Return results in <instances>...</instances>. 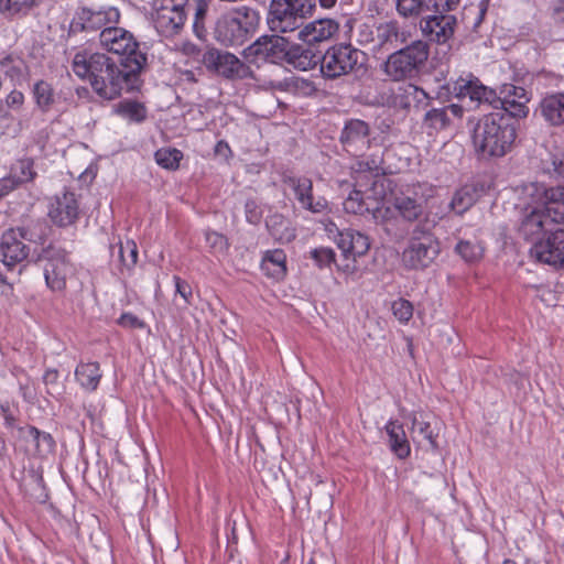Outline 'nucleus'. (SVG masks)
<instances>
[{
	"instance_id": "obj_64",
	"label": "nucleus",
	"mask_w": 564,
	"mask_h": 564,
	"mask_svg": "<svg viewBox=\"0 0 564 564\" xmlns=\"http://www.w3.org/2000/svg\"><path fill=\"white\" fill-rule=\"evenodd\" d=\"M15 189V183L8 176L0 178V198L9 195Z\"/></svg>"
},
{
	"instance_id": "obj_29",
	"label": "nucleus",
	"mask_w": 564,
	"mask_h": 564,
	"mask_svg": "<svg viewBox=\"0 0 564 564\" xmlns=\"http://www.w3.org/2000/svg\"><path fill=\"white\" fill-rule=\"evenodd\" d=\"M260 268L273 280H282L286 274V254L282 249L268 250L263 253Z\"/></svg>"
},
{
	"instance_id": "obj_61",
	"label": "nucleus",
	"mask_w": 564,
	"mask_h": 564,
	"mask_svg": "<svg viewBox=\"0 0 564 564\" xmlns=\"http://www.w3.org/2000/svg\"><path fill=\"white\" fill-rule=\"evenodd\" d=\"M29 434L32 436L34 442L36 443V446L40 445V443H45L48 447H52L54 444L53 437L51 434L41 432L39 429L31 426L29 429Z\"/></svg>"
},
{
	"instance_id": "obj_20",
	"label": "nucleus",
	"mask_w": 564,
	"mask_h": 564,
	"mask_svg": "<svg viewBox=\"0 0 564 564\" xmlns=\"http://www.w3.org/2000/svg\"><path fill=\"white\" fill-rule=\"evenodd\" d=\"M293 191V194L299 202L301 208L308 210L313 214H323L329 209L326 198L313 196V182L305 176H291L284 181Z\"/></svg>"
},
{
	"instance_id": "obj_15",
	"label": "nucleus",
	"mask_w": 564,
	"mask_h": 564,
	"mask_svg": "<svg viewBox=\"0 0 564 564\" xmlns=\"http://www.w3.org/2000/svg\"><path fill=\"white\" fill-rule=\"evenodd\" d=\"M120 20V11L112 6L80 7L75 15V24L82 31H102L105 28L116 25Z\"/></svg>"
},
{
	"instance_id": "obj_27",
	"label": "nucleus",
	"mask_w": 564,
	"mask_h": 564,
	"mask_svg": "<svg viewBox=\"0 0 564 564\" xmlns=\"http://www.w3.org/2000/svg\"><path fill=\"white\" fill-rule=\"evenodd\" d=\"M215 35L217 41L224 45H242L247 41V37L229 13L223 15L217 21Z\"/></svg>"
},
{
	"instance_id": "obj_19",
	"label": "nucleus",
	"mask_w": 564,
	"mask_h": 564,
	"mask_svg": "<svg viewBox=\"0 0 564 564\" xmlns=\"http://www.w3.org/2000/svg\"><path fill=\"white\" fill-rule=\"evenodd\" d=\"M454 90L459 98H469L476 106L487 104L498 108V95L496 90L482 85V83L471 74L467 77H459L454 85Z\"/></svg>"
},
{
	"instance_id": "obj_5",
	"label": "nucleus",
	"mask_w": 564,
	"mask_h": 564,
	"mask_svg": "<svg viewBox=\"0 0 564 564\" xmlns=\"http://www.w3.org/2000/svg\"><path fill=\"white\" fill-rule=\"evenodd\" d=\"M189 0H150L149 21L159 36L172 40L178 36L188 19Z\"/></svg>"
},
{
	"instance_id": "obj_23",
	"label": "nucleus",
	"mask_w": 564,
	"mask_h": 564,
	"mask_svg": "<svg viewBox=\"0 0 564 564\" xmlns=\"http://www.w3.org/2000/svg\"><path fill=\"white\" fill-rule=\"evenodd\" d=\"M339 31V24L336 20L325 18L312 21L303 26L297 32V39L307 43L314 44L325 42Z\"/></svg>"
},
{
	"instance_id": "obj_34",
	"label": "nucleus",
	"mask_w": 564,
	"mask_h": 564,
	"mask_svg": "<svg viewBox=\"0 0 564 564\" xmlns=\"http://www.w3.org/2000/svg\"><path fill=\"white\" fill-rule=\"evenodd\" d=\"M288 62L301 70L313 69L317 64L321 65V57L311 48L294 46L288 51Z\"/></svg>"
},
{
	"instance_id": "obj_2",
	"label": "nucleus",
	"mask_w": 564,
	"mask_h": 564,
	"mask_svg": "<svg viewBox=\"0 0 564 564\" xmlns=\"http://www.w3.org/2000/svg\"><path fill=\"white\" fill-rule=\"evenodd\" d=\"M517 129L500 112L485 115L478 120L473 132V144L481 159L502 158L511 151Z\"/></svg>"
},
{
	"instance_id": "obj_49",
	"label": "nucleus",
	"mask_w": 564,
	"mask_h": 564,
	"mask_svg": "<svg viewBox=\"0 0 564 564\" xmlns=\"http://www.w3.org/2000/svg\"><path fill=\"white\" fill-rule=\"evenodd\" d=\"M456 252L467 262H476L482 257V247L479 243L468 240H460L456 247Z\"/></svg>"
},
{
	"instance_id": "obj_47",
	"label": "nucleus",
	"mask_w": 564,
	"mask_h": 564,
	"mask_svg": "<svg viewBox=\"0 0 564 564\" xmlns=\"http://www.w3.org/2000/svg\"><path fill=\"white\" fill-rule=\"evenodd\" d=\"M498 107H501L506 110L511 117L514 118H525L529 113L528 102L521 99H508L503 97H499Z\"/></svg>"
},
{
	"instance_id": "obj_43",
	"label": "nucleus",
	"mask_w": 564,
	"mask_h": 564,
	"mask_svg": "<svg viewBox=\"0 0 564 564\" xmlns=\"http://www.w3.org/2000/svg\"><path fill=\"white\" fill-rule=\"evenodd\" d=\"M117 112L121 117L133 122H142L147 117L145 107L142 104L132 100L121 101L117 107Z\"/></svg>"
},
{
	"instance_id": "obj_22",
	"label": "nucleus",
	"mask_w": 564,
	"mask_h": 564,
	"mask_svg": "<svg viewBox=\"0 0 564 564\" xmlns=\"http://www.w3.org/2000/svg\"><path fill=\"white\" fill-rule=\"evenodd\" d=\"M339 141L347 152L357 153L370 147V127L361 119L345 122Z\"/></svg>"
},
{
	"instance_id": "obj_46",
	"label": "nucleus",
	"mask_w": 564,
	"mask_h": 564,
	"mask_svg": "<svg viewBox=\"0 0 564 564\" xmlns=\"http://www.w3.org/2000/svg\"><path fill=\"white\" fill-rule=\"evenodd\" d=\"M344 210L348 214L364 215L369 212V208L364 200V195L360 191L354 189L349 193L343 203Z\"/></svg>"
},
{
	"instance_id": "obj_14",
	"label": "nucleus",
	"mask_w": 564,
	"mask_h": 564,
	"mask_svg": "<svg viewBox=\"0 0 564 564\" xmlns=\"http://www.w3.org/2000/svg\"><path fill=\"white\" fill-rule=\"evenodd\" d=\"M530 254L536 261L564 269V228L555 227L546 237L539 239L530 249Z\"/></svg>"
},
{
	"instance_id": "obj_11",
	"label": "nucleus",
	"mask_w": 564,
	"mask_h": 564,
	"mask_svg": "<svg viewBox=\"0 0 564 564\" xmlns=\"http://www.w3.org/2000/svg\"><path fill=\"white\" fill-rule=\"evenodd\" d=\"M564 226L562 207L544 204L533 208L521 221L520 232L528 240H534L541 235L545 237L555 227Z\"/></svg>"
},
{
	"instance_id": "obj_40",
	"label": "nucleus",
	"mask_w": 564,
	"mask_h": 564,
	"mask_svg": "<svg viewBox=\"0 0 564 564\" xmlns=\"http://www.w3.org/2000/svg\"><path fill=\"white\" fill-rule=\"evenodd\" d=\"M408 417L411 421L412 433H417L425 441H427L433 451L438 449L437 434L433 432L431 423L427 421L420 420L416 412L410 413Z\"/></svg>"
},
{
	"instance_id": "obj_41",
	"label": "nucleus",
	"mask_w": 564,
	"mask_h": 564,
	"mask_svg": "<svg viewBox=\"0 0 564 564\" xmlns=\"http://www.w3.org/2000/svg\"><path fill=\"white\" fill-rule=\"evenodd\" d=\"M154 159L158 165L165 170L175 171L180 166L183 153L175 148H161L155 151Z\"/></svg>"
},
{
	"instance_id": "obj_38",
	"label": "nucleus",
	"mask_w": 564,
	"mask_h": 564,
	"mask_svg": "<svg viewBox=\"0 0 564 564\" xmlns=\"http://www.w3.org/2000/svg\"><path fill=\"white\" fill-rule=\"evenodd\" d=\"M15 183V188L20 185L32 182L36 172L34 171V162L31 159H23L17 162L11 169V173L7 175Z\"/></svg>"
},
{
	"instance_id": "obj_48",
	"label": "nucleus",
	"mask_w": 564,
	"mask_h": 564,
	"mask_svg": "<svg viewBox=\"0 0 564 564\" xmlns=\"http://www.w3.org/2000/svg\"><path fill=\"white\" fill-rule=\"evenodd\" d=\"M391 311L400 324L406 325L413 317L414 307L410 301L399 297L391 303Z\"/></svg>"
},
{
	"instance_id": "obj_62",
	"label": "nucleus",
	"mask_w": 564,
	"mask_h": 564,
	"mask_svg": "<svg viewBox=\"0 0 564 564\" xmlns=\"http://www.w3.org/2000/svg\"><path fill=\"white\" fill-rule=\"evenodd\" d=\"M24 104V95L20 90H12L6 97V105L11 109H20Z\"/></svg>"
},
{
	"instance_id": "obj_58",
	"label": "nucleus",
	"mask_w": 564,
	"mask_h": 564,
	"mask_svg": "<svg viewBox=\"0 0 564 564\" xmlns=\"http://www.w3.org/2000/svg\"><path fill=\"white\" fill-rule=\"evenodd\" d=\"M545 196L547 199L545 204H552L556 207H562L564 212V187H552L546 191Z\"/></svg>"
},
{
	"instance_id": "obj_17",
	"label": "nucleus",
	"mask_w": 564,
	"mask_h": 564,
	"mask_svg": "<svg viewBox=\"0 0 564 564\" xmlns=\"http://www.w3.org/2000/svg\"><path fill=\"white\" fill-rule=\"evenodd\" d=\"M52 223L58 227L73 225L79 215V204L74 192L64 189L51 198L47 213Z\"/></svg>"
},
{
	"instance_id": "obj_50",
	"label": "nucleus",
	"mask_w": 564,
	"mask_h": 564,
	"mask_svg": "<svg viewBox=\"0 0 564 564\" xmlns=\"http://www.w3.org/2000/svg\"><path fill=\"white\" fill-rule=\"evenodd\" d=\"M205 240L213 254H224L229 249L228 239L223 234L208 230L205 232Z\"/></svg>"
},
{
	"instance_id": "obj_24",
	"label": "nucleus",
	"mask_w": 564,
	"mask_h": 564,
	"mask_svg": "<svg viewBox=\"0 0 564 564\" xmlns=\"http://www.w3.org/2000/svg\"><path fill=\"white\" fill-rule=\"evenodd\" d=\"M539 111L545 123L553 128L564 126V93L545 94L539 102Z\"/></svg>"
},
{
	"instance_id": "obj_55",
	"label": "nucleus",
	"mask_w": 564,
	"mask_h": 564,
	"mask_svg": "<svg viewBox=\"0 0 564 564\" xmlns=\"http://www.w3.org/2000/svg\"><path fill=\"white\" fill-rule=\"evenodd\" d=\"M246 220L249 224L258 225L263 216V212L253 199H248L245 204Z\"/></svg>"
},
{
	"instance_id": "obj_8",
	"label": "nucleus",
	"mask_w": 564,
	"mask_h": 564,
	"mask_svg": "<svg viewBox=\"0 0 564 564\" xmlns=\"http://www.w3.org/2000/svg\"><path fill=\"white\" fill-rule=\"evenodd\" d=\"M440 251V243L432 232L415 228L402 252V263L410 270H424L435 261Z\"/></svg>"
},
{
	"instance_id": "obj_36",
	"label": "nucleus",
	"mask_w": 564,
	"mask_h": 564,
	"mask_svg": "<svg viewBox=\"0 0 564 564\" xmlns=\"http://www.w3.org/2000/svg\"><path fill=\"white\" fill-rule=\"evenodd\" d=\"M32 96L42 112H48L55 104V93L51 83L40 79L34 83Z\"/></svg>"
},
{
	"instance_id": "obj_6",
	"label": "nucleus",
	"mask_w": 564,
	"mask_h": 564,
	"mask_svg": "<svg viewBox=\"0 0 564 564\" xmlns=\"http://www.w3.org/2000/svg\"><path fill=\"white\" fill-rule=\"evenodd\" d=\"M315 8L316 0H271L267 22L275 33L299 32Z\"/></svg>"
},
{
	"instance_id": "obj_3",
	"label": "nucleus",
	"mask_w": 564,
	"mask_h": 564,
	"mask_svg": "<svg viewBox=\"0 0 564 564\" xmlns=\"http://www.w3.org/2000/svg\"><path fill=\"white\" fill-rule=\"evenodd\" d=\"M429 56V43L415 40L390 53L381 69L391 82L413 80L421 75Z\"/></svg>"
},
{
	"instance_id": "obj_45",
	"label": "nucleus",
	"mask_w": 564,
	"mask_h": 564,
	"mask_svg": "<svg viewBox=\"0 0 564 564\" xmlns=\"http://www.w3.org/2000/svg\"><path fill=\"white\" fill-rule=\"evenodd\" d=\"M0 72L12 82H19L24 74V63L20 58L6 56L0 59Z\"/></svg>"
},
{
	"instance_id": "obj_52",
	"label": "nucleus",
	"mask_w": 564,
	"mask_h": 564,
	"mask_svg": "<svg viewBox=\"0 0 564 564\" xmlns=\"http://www.w3.org/2000/svg\"><path fill=\"white\" fill-rule=\"evenodd\" d=\"M381 170L379 158H364L352 165V171L360 176L364 174L378 175Z\"/></svg>"
},
{
	"instance_id": "obj_13",
	"label": "nucleus",
	"mask_w": 564,
	"mask_h": 564,
	"mask_svg": "<svg viewBox=\"0 0 564 564\" xmlns=\"http://www.w3.org/2000/svg\"><path fill=\"white\" fill-rule=\"evenodd\" d=\"M25 241H32L26 226L10 228L1 235L0 260L6 267L14 268L28 259L30 247Z\"/></svg>"
},
{
	"instance_id": "obj_21",
	"label": "nucleus",
	"mask_w": 564,
	"mask_h": 564,
	"mask_svg": "<svg viewBox=\"0 0 564 564\" xmlns=\"http://www.w3.org/2000/svg\"><path fill=\"white\" fill-rule=\"evenodd\" d=\"M289 51L288 41L274 35H263L248 47V56L278 64L286 58Z\"/></svg>"
},
{
	"instance_id": "obj_26",
	"label": "nucleus",
	"mask_w": 564,
	"mask_h": 564,
	"mask_svg": "<svg viewBox=\"0 0 564 564\" xmlns=\"http://www.w3.org/2000/svg\"><path fill=\"white\" fill-rule=\"evenodd\" d=\"M384 431L388 435L391 452L400 459L408 458L411 454V446L403 424L390 419L384 425Z\"/></svg>"
},
{
	"instance_id": "obj_56",
	"label": "nucleus",
	"mask_w": 564,
	"mask_h": 564,
	"mask_svg": "<svg viewBox=\"0 0 564 564\" xmlns=\"http://www.w3.org/2000/svg\"><path fill=\"white\" fill-rule=\"evenodd\" d=\"M175 293L178 294L185 302V305L192 304L193 291L189 283L178 275L173 276Z\"/></svg>"
},
{
	"instance_id": "obj_39",
	"label": "nucleus",
	"mask_w": 564,
	"mask_h": 564,
	"mask_svg": "<svg viewBox=\"0 0 564 564\" xmlns=\"http://www.w3.org/2000/svg\"><path fill=\"white\" fill-rule=\"evenodd\" d=\"M395 8L399 15L411 20L422 19L423 14L429 11L425 0H397Z\"/></svg>"
},
{
	"instance_id": "obj_30",
	"label": "nucleus",
	"mask_w": 564,
	"mask_h": 564,
	"mask_svg": "<svg viewBox=\"0 0 564 564\" xmlns=\"http://www.w3.org/2000/svg\"><path fill=\"white\" fill-rule=\"evenodd\" d=\"M429 99L430 97L423 88L408 84L403 87H399L394 95V105L402 109H409L412 102H415L417 107L421 105L426 106Z\"/></svg>"
},
{
	"instance_id": "obj_37",
	"label": "nucleus",
	"mask_w": 564,
	"mask_h": 564,
	"mask_svg": "<svg viewBox=\"0 0 564 564\" xmlns=\"http://www.w3.org/2000/svg\"><path fill=\"white\" fill-rule=\"evenodd\" d=\"M194 9L192 31L198 40L207 41L208 29L206 26V20L209 4L206 0H195Z\"/></svg>"
},
{
	"instance_id": "obj_57",
	"label": "nucleus",
	"mask_w": 564,
	"mask_h": 564,
	"mask_svg": "<svg viewBox=\"0 0 564 564\" xmlns=\"http://www.w3.org/2000/svg\"><path fill=\"white\" fill-rule=\"evenodd\" d=\"M180 52L193 62L202 63V48L191 41H185L180 46Z\"/></svg>"
},
{
	"instance_id": "obj_9",
	"label": "nucleus",
	"mask_w": 564,
	"mask_h": 564,
	"mask_svg": "<svg viewBox=\"0 0 564 564\" xmlns=\"http://www.w3.org/2000/svg\"><path fill=\"white\" fill-rule=\"evenodd\" d=\"M362 52L349 44H335L321 57V74L326 79H337L360 67Z\"/></svg>"
},
{
	"instance_id": "obj_63",
	"label": "nucleus",
	"mask_w": 564,
	"mask_h": 564,
	"mask_svg": "<svg viewBox=\"0 0 564 564\" xmlns=\"http://www.w3.org/2000/svg\"><path fill=\"white\" fill-rule=\"evenodd\" d=\"M552 172L556 177L564 180V156L554 155L552 159Z\"/></svg>"
},
{
	"instance_id": "obj_7",
	"label": "nucleus",
	"mask_w": 564,
	"mask_h": 564,
	"mask_svg": "<svg viewBox=\"0 0 564 564\" xmlns=\"http://www.w3.org/2000/svg\"><path fill=\"white\" fill-rule=\"evenodd\" d=\"M47 288L53 292H63L67 280L75 274V267L68 252L58 246L48 245L40 256Z\"/></svg>"
},
{
	"instance_id": "obj_4",
	"label": "nucleus",
	"mask_w": 564,
	"mask_h": 564,
	"mask_svg": "<svg viewBox=\"0 0 564 564\" xmlns=\"http://www.w3.org/2000/svg\"><path fill=\"white\" fill-rule=\"evenodd\" d=\"M436 188L429 183H415L395 192L391 207L399 217L409 223L429 218L436 204Z\"/></svg>"
},
{
	"instance_id": "obj_33",
	"label": "nucleus",
	"mask_w": 564,
	"mask_h": 564,
	"mask_svg": "<svg viewBox=\"0 0 564 564\" xmlns=\"http://www.w3.org/2000/svg\"><path fill=\"white\" fill-rule=\"evenodd\" d=\"M235 22L242 31L247 40L256 32L260 23L259 12L247 6H241L229 12Z\"/></svg>"
},
{
	"instance_id": "obj_51",
	"label": "nucleus",
	"mask_w": 564,
	"mask_h": 564,
	"mask_svg": "<svg viewBox=\"0 0 564 564\" xmlns=\"http://www.w3.org/2000/svg\"><path fill=\"white\" fill-rule=\"evenodd\" d=\"M119 258L122 264L127 268H132L138 261V247L133 240H127L119 243Z\"/></svg>"
},
{
	"instance_id": "obj_32",
	"label": "nucleus",
	"mask_w": 564,
	"mask_h": 564,
	"mask_svg": "<svg viewBox=\"0 0 564 564\" xmlns=\"http://www.w3.org/2000/svg\"><path fill=\"white\" fill-rule=\"evenodd\" d=\"M345 28L348 32L351 33V36L355 37L357 44L360 46H368L369 50L373 53L377 24L367 22L358 23L355 20H348L345 24Z\"/></svg>"
},
{
	"instance_id": "obj_28",
	"label": "nucleus",
	"mask_w": 564,
	"mask_h": 564,
	"mask_svg": "<svg viewBox=\"0 0 564 564\" xmlns=\"http://www.w3.org/2000/svg\"><path fill=\"white\" fill-rule=\"evenodd\" d=\"M265 226L273 239L280 243H289L296 237L292 221L282 214L274 213L267 217Z\"/></svg>"
},
{
	"instance_id": "obj_35",
	"label": "nucleus",
	"mask_w": 564,
	"mask_h": 564,
	"mask_svg": "<svg viewBox=\"0 0 564 564\" xmlns=\"http://www.w3.org/2000/svg\"><path fill=\"white\" fill-rule=\"evenodd\" d=\"M477 197L478 194L475 186L465 185L455 192L447 207L457 215H463L476 203Z\"/></svg>"
},
{
	"instance_id": "obj_31",
	"label": "nucleus",
	"mask_w": 564,
	"mask_h": 564,
	"mask_svg": "<svg viewBox=\"0 0 564 564\" xmlns=\"http://www.w3.org/2000/svg\"><path fill=\"white\" fill-rule=\"evenodd\" d=\"M101 376L100 366L96 361L80 362L75 369L76 380L87 391L98 388Z\"/></svg>"
},
{
	"instance_id": "obj_42",
	"label": "nucleus",
	"mask_w": 564,
	"mask_h": 564,
	"mask_svg": "<svg viewBox=\"0 0 564 564\" xmlns=\"http://www.w3.org/2000/svg\"><path fill=\"white\" fill-rule=\"evenodd\" d=\"M34 0H0V13L6 18L26 15Z\"/></svg>"
},
{
	"instance_id": "obj_59",
	"label": "nucleus",
	"mask_w": 564,
	"mask_h": 564,
	"mask_svg": "<svg viewBox=\"0 0 564 564\" xmlns=\"http://www.w3.org/2000/svg\"><path fill=\"white\" fill-rule=\"evenodd\" d=\"M118 324L124 328H142L143 322L132 313H123L118 318Z\"/></svg>"
},
{
	"instance_id": "obj_16",
	"label": "nucleus",
	"mask_w": 564,
	"mask_h": 564,
	"mask_svg": "<svg viewBox=\"0 0 564 564\" xmlns=\"http://www.w3.org/2000/svg\"><path fill=\"white\" fill-rule=\"evenodd\" d=\"M373 54L392 53L405 45L411 37L410 31L398 21L390 20L377 24Z\"/></svg>"
},
{
	"instance_id": "obj_10",
	"label": "nucleus",
	"mask_w": 564,
	"mask_h": 564,
	"mask_svg": "<svg viewBox=\"0 0 564 564\" xmlns=\"http://www.w3.org/2000/svg\"><path fill=\"white\" fill-rule=\"evenodd\" d=\"M100 45L113 54L120 55L130 64L132 69H140L145 56L139 51V43L131 32L111 25L99 33Z\"/></svg>"
},
{
	"instance_id": "obj_25",
	"label": "nucleus",
	"mask_w": 564,
	"mask_h": 564,
	"mask_svg": "<svg viewBox=\"0 0 564 564\" xmlns=\"http://www.w3.org/2000/svg\"><path fill=\"white\" fill-rule=\"evenodd\" d=\"M336 243L345 258H351L354 260L357 257L365 256L370 248L369 238L366 235L352 229L338 232Z\"/></svg>"
},
{
	"instance_id": "obj_54",
	"label": "nucleus",
	"mask_w": 564,
	"mask_h": 564,
	"mask_svg": "<svg viewBox=\"0 0 564 564\" xmlns=\"http://www.w3.org/2000/svg\"><path fill=\"white\" fill-rule=\"evenodd\" d=\"M499 97H503V98H508V99H521V100H524V101H530V96L528 94V91L523 88V87H520V86H516V85H512V84H505L502 87H501V90H500V96Z\"/></svg>"
},
{
	"instance_id": "obj_1",
	"label": "nucleus",
	"mask_w": 564,
	"mask_h": 564,
	"mask_svg": "<svg viewBox=\"0 0 564 564\" xmlns=\"http://www.w3.org/2000/svg\"><path fill=\"white\" fill-rule=\"evenodd\" d=\"M70 66L78 78L89 82L94 91L106 100L118 98L127 85L128 73L104 53L82 47L75 52Z\"/></svg>"
},
{
	"instance_id": "obj_12",
	"label": "nucleus",
	"mask_w": 564,
	"mask_h": 564,
	"mask_svg": "<svg viewBox=\"0 0 564 564\" xmlns=\"http://www.w3.org/2000/svg\"><path fill=\"white\" fill-rule=\"evenodd\" d=\"M202 64L207 70L227 79L238 80L253 78V72L249 65L239 59L235 54L223 52L215 47L204 52Z\"/></svg>"
},
{
	"instance_id": "obj_53",
	"label": "nucleus",
	"mask_w": 564,
	"mask_h": 564,
	"mask_svg": "<svg viewBox=\"0 0 564 564\" xmlns=\"http://www.w3.org/2000/svg\"><path fill=\"white\" fill-rule=\"evenodd\" d=\"M310 256L319 269L329 268L335 262V251L328 247L312 249Z\"/></svg>"
},
{
	"instance_id": "obj_60",
	"label": "nucleus",
	"mask_w": 564,
	"mask_h": 564,
	"mask_svg": "<svg viewBox=\"0 0 564 564\" xmlns=\"http://www.w3.org/2000/svg\"><path fill=\"white\" fill-rule=\"evenodd\" d=\"M460 0H433V9L436 13L449 14L459 6Z\"/></svg>"
},
{
	"instance_id": "obj_18",
	"label": "nucleus",
	"mask_w": 564,
	"mask_h": 564,
	"mask_svg": "<svg viewBox=\"0 0 564 564\" xmlns=\"http://www.w3.org/2000/svg\"><path fill=\"white\" fill-rule=\"evenodd\" d=\"M456 26L457 19L454 14L434 12L420 20L422 34L438 44L448 42L454 36Z\"/></svg>"
},
{
	"instance_id": "obj_44",
	"label": "nucleus",
	"mask_w": 564,
	"mask_h": 564,
	"mask_svg": "<svg viewBox=\"0 0 564 564\" xmlns=\"http://www.w3.org/2000/svg\"><path fill=\"white\" fill-rule=\"evenodd\" d=\"M424 124L435 131L446 129L451 123V117L447 115V109L433 108L424 115Z\"/></svg>"
}]
</instances>
